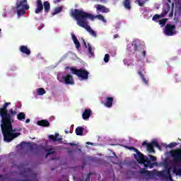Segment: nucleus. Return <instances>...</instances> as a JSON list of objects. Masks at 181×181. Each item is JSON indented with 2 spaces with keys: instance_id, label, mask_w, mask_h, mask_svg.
<instances>
[{
  "instance_id": "f257e3e1",
  "label": "nucleus",
  "mask_w": 181,
  "mask_h": 181,
  "mask_svg": "<svg viewBox=\"0 0 181 181\" xmlns=\"http://www.w3.org/2000/svg\"><path fill=\"white\" fill-rule=\"evenodd\" d=\"M8 105L11 103H5L2 107L0 108V115L1 117V127L5 142H12L15 138H18L21 133H14L15 129L12 127V116L8 113Z\"/></svg>"
},
{
  "instance_id": "f03ea898",
  "label": "nucleus",
  "mask_w": 181,
  "mask_h": 181,
  "mask_svg": "<svg viewBox=\"0 0 181 181\" xmlns=\"http://www.w3.org/2000/svg\"><path fill=\"white\" fill-rule=\"evenodd\" d=\"M71 16L76 19L78 26L87 30L93 37H97V33L88 25V21H87V19H93V14L76 8L71 13Z\"/></svg>"
},
{
  "instance_id": "7ed1b4c3",
  "label": "nucleus",
  "mask_w": 181,
  "mask_h": 181,
  "mask_svg": "<svg viewBox=\"0 0 181 181\" xmlns=\"http://www.w3.org/2000/svg\"><path fill=\"white\" fill-rule=\"evenodd\" d=\"M69 69L72 74H75L81 80H88V74L90 73L87 70L83 69H77L75 67H70Z\"/></svg>"
},
{
  "instance_id": "20e7f679",
  "label": "nucleus",
  "mask_w": 181,
  "mask_h": 181,
  "mask_svg": "<svg viewBox=\"0 0 181 181\" xmlns=\"http://www.w3.org/2000/svg\"><path fill=\"white\" fill-rule=\"evenodd\" d=\"M124 148H126L127 149H129V151H134L136 154L134 155V158L136 159L137 162L140 163V165H144L145 162H146V158L141 153L138 149L134 148V147H129L128 146H124Z\"/></svg>"
},
{
  "instance_id": "39448f33",
  "label": "nucleus",
  "mask_w": 181,
  "mask_h": 181,
  "mask_svg": "<svg viewBox=\"0 0 181 181\" xmlns=\"http://www.w3.org/2000/svg\"><path fill=\"white\" fill-rule=\"evenodd\" d=\"M164 33L166 36H174L176 35V25L172 24H166Z\"/></svg>"
},
{
  "instance_id": "423d86ee",
  "label": "nucleus",
  "mask_w": 181,
  "mask_h": 181,
  "mask_svg": "<svg viewBox=\"0 0 181 181\" xmlns=\"http://www.w3.org/2000/svg\"><path fill=\"white\" fill-rule=\"evenodd\" d=\"M171 156L173 158L175 163H181V150L180 148L175 149L171 151Z\"/></svg>"
},
{
  "instance_id": "0eeeda50",
  "label": "nucleus",
  "mask_w": 181,
  "mask_h": 181,
  "mask_svg": "<svg viewBox=\"0 0 181 181\" xmlns=\"http://www.w3.org/2000/svg\"><path fill=\"white\" fill-rule=\"evenodd\" d=\"M16 9H21V8H23L25 11L29 9V5H28V0H17L16 4Z\"/></svg>"
},
{
  "instance_id": "6e6552de",
  "label": "nucleus",
  "mask_w": 181,
  "mask_h": 181,
  "mask_svg": "<svg viewBox=\"0 0 181 181\" xmlns=\"http://www.w3.org/2000/svg\"><path fill=\"white\" fill-rule=\"evenodd\" d=\"M26 172H30V169H25L23 173H21V175H23V176H25L26 179L25 180H21V181H37V179L36 178V174H32V177H34L33 180H30V177H31L30 175H26Z\"/></svg>"
},
{
  "instance_id": "1a4fd4ad",
  "label": "nucleus",
  "mask_w": 181,
  "mask_h": 181,
  "mask_svg": "<svg viewBox=\"0 0 181 181\" xmlns=\"http://www.w3.org/2000/svg\"><path fill=\"white\" fill-rule=\"evenodd\" d=\"M42 12H43V4L42 3V0H37L35 13L38 14Z\"/></svg>"
},
{
  "instance_id": "9d476101",
  "label": "nucleus",
  "mask_w": 181,
  "mask_h": 181,
  "mask_svg": "<svg viewBox=\"0 0 181 181\" xmlns=\"http://www.w3.org/2000/svg\"><path fill=\"white\" fill-rule=\"evenodd\" d=\"M62 80H64L65 84L67 85H73L74 84V80H73V76L71 74H68L66 76H62Z\"/></svg>"
},
{
  "instance_id": "9b49d317",
  "label": "nucleus",
  "mask_w": 181,
  "mask_h": 181,
  "mask_svg": "<svg viewBox=\"0 0 181 181\" xmlns=\"http://www.w3.org/2000/svg\"><path fill=\"white\" fill-rule=\"evenodd\" d=\"M114 103V98L112 97H106L105 103H104L105 107L107 108H111L112 107V103Z\"/></svg>"
},
{
  "instance_id": "f8f14e48",
  "label": "nucleus",
  "mask_w": 181,
  "mask_h": 181,
  "mask_svg": "<svg viewBox=\"0 0 181 181\" xmlns=\"http://www.w3.org/2000/svg\"><path fill=\"white\" fill-rule=\"evenodd\" d=\"M91 114H93V112H91L90 109H86L82 114L83 119H85V120L88 119V118L91 117Z\"/></svg>"
},
{
  "instance_id": "ddd939ff",
  "label": "nucleus",
  "mask_w": 181,
  "mask_h": 181,
  "mask_svg": "<svg viewBox=\"0 0 181 181\" xmlns=\"http://www.w3.org/2000/svg\"><path fill=\"white\" fill-rule=\"evenodd\" d=\"M96 11H100L103 13H108V12H110V8L101 4H98L96 6Z\"/></svg>"
},
{
  "instance_id": "4468645a",
  "label": "nucleus",
  "mask_w": 181,
  "mask_h": 181,
  "mask_svg": "<svg viewBox=\"0 0 181 181\" xmlns=\"http://www.w3.org/2000/svg\"><path fill=\"white\" fill-rule=\"evenodd\" d=\"M39 127H50V123L47 119L38 120L37 122Z\"/></svg>"
},
{
  "instance_id": "2eb2a0df",
  "label": "nucleus",
  "mask_w": 181,
  "mask_h": 181,
  "mask_svg": "<svg viewBox=\"0 0 181 181\" xmlns=\"http://www.w3.org/2000/svg\"><path fill=\"white\" fill-rule=\"evenodd\" d=\"M144 168H150V169H152V168H153L154 165H158V163H151V161H149L148 158H146V160L145 163H144Z\"/></svg>"
},
{
  "instance_id": "dca6fc26",
  "label": "nucleus",
  "mask_w": 181,
  "mask_h": 181,
  "mask_svg": "<svg viewBox=\"0 0 181 181\" xmlns=\"http://www.w3.org/2000/svg\"><path fill=\"white\" fill-rule=\"evenodd\" d=\"M132 46H145V42L139 39H135L132 42Z\"/></svg>"
},
{
  "instance_id": "f3484780",
  "label": "nucleus",
  "mask_w": 181,
  "mask_h": 181,
  "mask_svg": "<svg viewBox=\"0 0 181 181\" xmlns=\"http://www.w3.org/2000/svg\"><path fill=\"white\" fill-rule=\"evenodd\" d=\"M42 6H44L45 13H49L50 12V3L49 1H44Z\"/></svg>"
},
{
  "instance_id": "a211bd4d",
  "label": "nucleus",
  "mask_w": 181,
  "mask_h": 181,
  "mask_svg": "<svg viewBox=\"0 0 181 181\" xmlns=\"http://www.w3.org/2000/svg\"><path fill=\"white\" fill-rule=\"evenodd\" d=\"M20 50L22 53H24L25 54H27L28 56H29V54H30V49H29L27 46H21L20 47Z\"/></svg>"
},
{
  "instance_id": "6ab92c4d",
  "label": "nucleus",
  "mask_w": 181,
  "mask_h": 181,
  "mask_svg": "<svg viewBox=\"0 0 181 181\" xmlns=\"http://www.w3.org/2000/svg\"><path fill=\"white\" fill-rule=\"evenodd\" d=\"M92 16L93 17V18H90L91 19V21H94V19H95V18H98V19H99V21H102V22H104L105 23L107 22V20H105V18H104V16L103 15H97V16H94L92 14Z\"/></svg>"
},
{
  "instance_id": "aec40b11",
  "label": "nucleus",
  "mask_w": 181,
  "mask_h": 181,
  "mask_svg": "<svg viewBox=\"0 0 181 181\" xmlns=\"http://www.w3.org/2000/svg\"><path fill=\"white\" fill-rule=\"evenodd\" d=\"M76 134L79 136H83V132H84V127H78L76 129Z\"/></svg>"
},
{
  "instance_id": "412c9836",
  "label": "nucleus",
  "mask_w": 181,
  "mask_h": 181,
  "mask_svg": "<svg viewBox=\"0 0 181 181\" xmlns=\"http://www.w3.org/2000/svg\"><path fill=\"white\" fill-rule=\"evenodd\" d=\"M123 6L128 11L131 10V0H124Z\"/></svg>"
},
{
  "instance_id": "4be33fe9",
  "label": "nucleus",
  "mask_w": 181,
  "mask_h": 181,
  "mask_svg": "<svg viewBox=\"0 0 181 181\" xmlns=\"http://www.w3.org/2000/svg\"><path fill=\"white\" fill-rule=\"evenodd\" d=\"M86 47H88V53L89 54V57H94V50H95V48H93L91 46H86Z\"/></svg>"
},
{
  "instance_id": "5701e85b",
  "label": "nucleus",
  "mask_w": 181,
  "mask_h": 181,
  "mask_svg": "<svg viewBox=\"0 0 181 181\" xmlns=\"http://www.w3.org/2000/svg\"><path fill=\"white\" fill-rule=\"evenodd\" d=\"M161 176H165L167 180L169 181H173V179L172 178V175H170V170H167L166 175H163V173H160Z\"/></svg>"
},
{
  "instance_id": "b1692460",
  "label": "nucleus",
  "mask_w": 181,
  "mask_h": 181,
  "mask_svg": "<svg viewBox=\"0 0 181 181\" xmlns=\"http://www.w3.org/2000/svg\"><path fill=\"white\" fill-rule=\"evenodd\" d=\"M59 137V134L56 133L55 135L51 134L49 136V139L51 141H53L54 142H56V141H60L62 139H57Z\"/></svg>"
},
{
  "instance_id": "393cba45",
  "label": "nucleus",
  "mask_w": 181,
  "mask_h": 181,
  "mask_svg": "<svg viewBox=\"0 0 181 181\" xmlns=\"http://www.w3.org/2000/svg\"><path fill=\"white\" fill-rule=\"evenodd\" d=\"M138 74L140 76L143 83L144 84H148V80L146 79V78H145V76H144V74H142V71H139Z\"/></svg>"
},
{
  "instance_id": "a878e982",
  "label": "nucleus",
  "mask_w": 181,
  "mask_h": 181,
  "mask_svg": "<svg viewBox=\"0 0 181 181\" xmlns=\"http://www.w3.org/2000/svg\"><path fill=\"white\" fill-rule=\"evenodd\" d=\"M63 11V7L59 6V7H56L54 8V12H52V16H54V15H57V13H60Z\"/></svg>"
},
{
  "instance_id": "bb28decb",
  "label": "nucleus",
  "mask_w": 181,
  "mask_h": 181,
  "mask_svg": "<svg viewBox=\"0 0 181 181\" xmlns=\"http://www.w3.org/2000/svg\"><path fill=\"white\" fill-rule=\"evenodd\" d=\"M26 9L21 8V9L18 8L17 9V15L18 16H22V15H25L26 12L25 11Z\"/></svg>"
},
{
  "instance_id": "cd10ccee",
  "label": "nucleus",
  "mask_w": 181,
  "mask_h": 181,
  "mask_svg": "<svg viewBox=\"0 0 181 181\" xmlns=\"http://www.w3.org/2000/svg\"><path fill=\"white\" fill-rule=\"evenodd\" d=\"M72 40L75 45V46H81L80 41L77 39V37L76 35H72Z\"/></svg>"
},
{
  "instance_id": "c85d7f7f",
  "label": "nucleus",
  "mask_w": 181,
  "mask_h": 181,
  "mask_svg": "<svg viewBox=\"0 0 181 181\" xmlns=\"http://www.w3.org/2000/svg\"><path fill=\"white\" fill-rule=\"evenodd\" d=\"M147 151L149 153H155V148L149 143L147 144Z\"/></svg>"
},
{
  "instance_id": "c756f323",
  "label": "nucleus",
  "mask_w": 181,
  "mask_h": 181,
  "mask_svg": "<svg viewBox=\"0 0 181 181\" xmlns=\"http://www.w3.org/2000/svg\"><path fill=\"white\" fill-rule=\"evenodd\" d=\"M37 93L38 95H44L46 93V90L43 88H39L37 89Z\"/></svg>"
},
{
  "instance_id": "7c9ffc66",
  "label": "nucleus",
  "mask_w": 181,
  "mask_h": 181,
  "mask_svg": "<svg viewBox=\"0 0 181 181\" xmlns=\"http://www.w3.org/2000/svg\"><path fill=\"white\" fill-rule=\"evenodd\" d=\"M176 9H178L179 12H181V0H175Z\"/></svg>"
},
{
  "instance_id": "2f4dec72",
  "label": "nucleus",
  "mask_w": 181,
  "mask_h": 181,
  "mask_svg": "<svg viewBox=\"0 0 181 181\" xmlns=\"http://www.w3.org/2000/svg\"><path fill=\"white\" fill-rule=\"evenodd\" d=\"M55 151L53 150V148H49L47 150V154L45 156V158H47V156H49V155H54Z\"/></svg>"
},
{
  "instance_id": "473e14b6",
  "label": "nucleus",
  "mask_w": 181,
  "mask_h": 181,
  "mask_svg": "<svg viewBox=\"0 0 181 181\" xmlns=\"http://www.w3.org/2000/svg\"><path fill=\"white\" fill-rule=\"evenodd\" d=\"M168 22V18H163L162 20H160L158 21L159 25H160L161 28H163V26H165V25H166V23Z\"/></svg>"
},
{
  "instance_id": "72a5a7b5",
  "label": "nucleus",
  "mask_w": 181,
  "mask_h": 181,
  "mask_svg": "<svg viewBox=\"0 0 181 181\" xmlns=\"http://www.w3.org/2000/svg\"><path fill=\"white\" fill-rule=\"evenodd\" d=\"M139 173H141V175H151V171L149 170H146L145 169L142 168L140 169Z\"/></svg>"
},
{
  "instance_id": "f704fd0d",
  "label": "nucleus",
  "mask_w": 181,
  "mask_h": 181,
  "mask_svg": "<svg viewBox=\"0 0 181 181\" xmlns=\"http://www.w3.org/2000/svg\"><path fill=\"white\" fill-rule=\"evenodd\" d=\"M160 18H163L161 16V14H155L152 18V21H153L154 22H158V19H160Z\"/></svg>"
},
{
  "instance_id": "c9c22d12",
  "label": "nucleus",
  "mask_w": 181,
  "mask_h": 181,
  "mask_svg": "<svg viewBox=\"0 0 181 181\" xmlns=\"http://www.w3.org/2000/svg\"><path fill=\"white\" fill-rule=\"evenodd\" d=\"M25 113L23 112H20L18 115H17V118L19 121H22V119H25Z\"/></svg>"
},
{
  "instance_id": "e433bc0d",
  "label": "nucleus",
  "mask_w": 181,
  "mask_h": 181,
  "mask_svg": "<svg viewBox=\"0 0 181 181\" xmlns=\"http://www.w3.org/2000/svg\"><path fill=\"white\" fill-rule=\"evenodd\" d=\"M169 10H170V7L164 9L163 12L160 14L162 18H165V16L168 15V12H169Z\"/></svg>"
},
{
  "instance_id": "4c0bfd02",
  "label": "nucleus",
  "mask_w": 181,
  "mask_h": 181,
  "mask_svg": "<svg viewBox=\"0 0 181 181\" xmlns=\"http://www.w3.org/2000/svg\"><path fill=\"white\" fill-rule=\"evenodd\" d=\"M177 146V142H172L170 144L167 146V148H169L170 149H172V148H175V146Z\"/></svg>"
},
{
  "instance_id": "58836bf2",
  "label": "nucleus",
  "mask_w": 181,
  "mask_h": 181,
  "mask_svg": "<svg viewBox=\"0 0 181 181\" xmlns=\"http://www.w3.org/2000/svg\"><path fill=\"white\" fill-rule=\"evenodd\" d=\"M103 61L105 63H108V62H110V54H106L103 58Z\"/></svg>"
},
{
  "instance_id": "ea45409f",
  "label": "nucleus",
  "mask_w": 181,
  "mask_h": 181,
  "mask_svg": "<svg viewBox=\"0 0 181 181\" xmlns=\"http://www.w3.org/2000/svg\"><path fill=\"white\" fill-rule=\"evenodd\" d=\"M8 112H10L11 117H15L17 114L16 111H13V109H9Z\"/></svg>"
},
{
  "instance_id": "a19ab883",
  "label": "nucleus",
  "mask_w": 181,
  "mask_h": 181,
  "mask_svg": "<svg viewBox=\"0 0 181 181\" xmlns=\"http://www.w3.org/2000/svg\"><path fill=\"white\" fill-rule=\"evenodd\" d=\"M173 172L176 175H181V169L180 168H174Z\"/></svg>"
},
{
  "instance_id": "79ce46f5",
  "label": "nucleus",
  "mask_w": 181,
  "mask_h": 181,
  "mask_svg": "<svg viewBox=\"0 0 181 181\" xmlns=\"http://www.w3.org/2000/svg\"><path fill=\"white\" fill-rule=\"evenodd\" d=\"M136 2H137L139 6H144V5L145 4V1L142 0H136Z\"/></svg>"
},
{
  "instance_id": "37998d69",
  "label": "nucleus",
  "mask_w": 181,
  "mask_h": 181,
  "mask_svg": "<svg viewBox=\"0 0 181 181\" xmlns=\"http://www.w3.org/2000/svg\"><path fill=\"white\" fill-rule=\"evenodd\" d=\"M148 157L150 158V160H151L152 162H156V157L152 155H148Z\"/></svg>"
},
{
  "instance_id": "c03bdc74",
  "label": "nucleus",
  "mask_w": 181,
  "mask_h": 181,
  "mask_svg": "<svg viewBox=\"0 0 181 181\" xmlns=\"http://www.w3.org/2000/svg\"><path fill=\"white\" fill-rule=\"evenodd\" d=\"M151 146H157L159 144L156 141H152L151 143H148Z\"/></svg>"
},
{
  "instance_id": "a18cd8bd",
  "label": "nucleus",
  "mask_w": 181,
  "mask_h": 181,
  "mask_svg": "<svg viewBox=\"0 0 181 181\" xmlns=\"http://www.w3.org/2000/svg\"><path fill=\"white\" fill-rule=\"evenodd\" d=\"M93 175V173H89L88 175H87V177H86V181H90V176Z\"/></svg>"
},
{
  "instance_id": "49530a36",
  "label": "nucleus",
  "mask_w": 181,
  "mask_h": 181,
  "mask_svg": "<svg viewBox=\"0 0 181 181\" xmlns=\"http://www.w3.org/2000/svg\"><path fill=\"white\" fill-rule=\"evenodd\" d=\"M82 40V45L83 46H87V42H86V40H84V39L81 38Z\"/></svg>"
},
{
  "instance_id": "de8ad7c7",
  "label": "nucleus",
  "mask_w": 181,
  "mask_h": 181,
  "mask_svg": "<svg viewBox=\"0 0 181 181\" xmlns=\"http://www.w3.org/2000/svg\"><path fill=\"white\" fill-rule=\"evenodd\" d=\"M141 54H142V56H143L144 57H146V50L142 51Z\"/></svg>"
},
{
  "instance_id": "09e8293b",
  "label": "nucleus",
  "mask_w": 181,
  "mask_h": 181,
  "mask_svg": "<svg viewBox=\"0 0 181 181\" xmlns=\"http://www.w3.org/2000/svg\"><path fill=\"white\" fill-rule=\"evenodd\" d=\"M145 145H146V146L148 147V145H149V144L147 143L146 141H144V142L142 143V146H145Z\"/></svg>"
},
{
  "instance_id": "8fccbe9b",
  "label": "nucleus",
  "mask_w": 181,
  "mask_h": 181,
  "mask_svg": "<svg viewBox=\"0 0 181 181\" xmlns=\"http://www.w3.org/2000/svg\"><path fill=\"white\" fill-rule=\"evenodd\" d=\"M156 148H158V149H159V151H162V147L159 144H157Z\"/></svg>"
},
{
  "instance_id": "3c124183",
  "label": "nucleus",
  "mask_w": 181,
  "mask_h": 181,
  "mask_svg": "<svg viewBox=\"0 0 181 181\" xmlns=\"http://www.w3.org/2000/svg\"><path fill=\"white\" fill-rule=\"evenodd\" d=\"M5 177L4 175H0V181H4Z\"/></svg>"
},
{
  "instance_id": "603ef678",
  "label": "nucleus",
  "mask_w": 181,
  "mask_h": 181,
  "mask_svg": "<svg viewBox=\"0 0 181 181\" xmlns=\"http://www.w3.org/2000/svg\"><path fill=\"white\" fill-rule=\"evenodd\" d=\"M169 16L171 18V16H173V10H172L169 14Z\"/></svg>"
},
{
  "instance_id": "864d4df0",
  "label": "nucleus",
  "mask_w": 181,
  "mask_h": 181,
  "mask_svg": "<svg viewBox=\"0 0 181 181\" xmlns=\"http://www.w3.org/2000/svg\"><path fill=\"white\" fill-rule=\"evenodd\" d=\"M118 37H119V35L117 34L114 35V39H118Z\"/></svg>"
},
{
  "instance_id": "5fc2aeb1",
  "label": "nucleus",
  "mask_w": 181,
  "mask_h": 181,
  "mask_svg": "<svg viewBox=\"0 0 181 181\" xmlns=\"http://www.w3.org/2000/svg\"><path fill=\"white\" fill-rule=\"evenodd\" d=\"M29 122H30V119H27L25 120V123H26V124H29Z\"/></svg>"
},
{
  "instance_id": "6e6d98bb",
  "label": "nucleus",
  "mask_w": 181,
  "mask_h": 181,
  "mask_svg": "<svg viewBox=\"0 0 181 181\" xmlns=\"http://www.w3.org/2000/svg\"><path fill=\"white\" fill-rule=\"evenodd\" d=\"M62 0H54V4H57V2H60Z\"/></svg>"
},
{
  "instance_id": "4d7b16f0",
  "label": "nucleus",
  "mask_w": 181,
  "mask_h": 181,
  "mask_svg": "<svg viewBox=\"0 0 181 181\" xmlns=\"http://www.w3.org/2000/svg\"><path fill=\"white\" fill-rule=\"evenodd\" d=\"M70 146H74L76 144H74V143H69Z\"/></svg>"
},
{
  "instance_id": "13d9d810",
  "label": "nucleus",
  "mask_w": 181,
  "mask_h": 181,
  "mask_svg": "<svg viewBox=\"0 0 181 181\" xmlns=\"http://www.w3.org/2000/svg\"><path fill=\"white\" fill-rule=\"evenodd\" d=\"M87 145H91V143L90 141L86 142Z\"/></svg>"
},
{
  "instance_id": "bf43d9fd",
  "label": "nucleus",
  "mask_w": 181,
  "mask_h": 181,
  "mask_svg": "<svg viewBox=\"0 0 181 181\" xmlns=\"http://www.w3.org/2000/svg\"><path fill=\"white\" fill-rule=\"evenodd\" d=\"M169 4H172V0H167Z\"/></svg>"
},
{
  "instance_id": "052dcab7",
  "label": "nucleus",
  "mask_w": 181,
  "mask_h": 181,
  "mask_svg": "<svg viewBox=\"0 0 181 181\" xmlns=\"http://www.w3.org/2000/svg\"><path fill=\"white\" fill-rule=\"evenodd\" d=\"M77 50H78V49H80V46H76Z\"/></svg>"
},
{
  "instance_id": "680f3d73",
  "label": "nucleus",
  "mask_w": 181,
  "mask_h": 181,
  "mask_svg": "<svg viewBox=\"0 0 181 181\" xmlns=\"http://www.w3.org/2000/svg\"><path fill=\"white\" fill-rule=\"evenodd\" d=\"M66 69H69V66H67V67H66Z\"/></svg>"
},
{
  "instance_id": "e2e57ef3",
  "label": "nucleus",
  "mask_w": 181,
  "mask_h": 181,
  "mask_svg": "<svg viewBox=\"0 0 181 181\" xmlns=\"http://www.w3.org/2000/svg\"><path fill=\"white\" fill-rule=\"evenodd\" d=\"M22 144H23V142H21V145H22Z\"/></svg>"
},
{
  "instance_id": "0e129e2a",
  "label": "nucleus",
  "mask_w": 181,
  "mask_h": 181,
  "mask_svg": "<svg viewBox=\"0 0 181 181\" xmlns=\"http://www.w3.org/2000/svg\"><path fill=\"white\" fill-rule=\"evenodd\" d=\"M66 134H69V132H66Z\"/></svg>"
},
{
  "instance_id": "69168bd1",
  "label": "nucleus",
  "mask_w": 181,
  "mask_h": 181,
  "mask_svg": "<svg viewBox=\"0 0 181 181\" xmlns=\"http://www.w3.org/2000/svg\"><path fill=\"white\" fill-rule=\"evenodd\" d=\"M88 46H90V44H88Z\"/></svg>"
},
{
  "instance_id": "338daca9",
  "label": "nucleus",
  "mask_w": 181,
  "mask_h": 181,
  "mask_svg": "<svg viewBox=\"0 0 181 181\" xmlns=\"http://www.w3.org/2000/svg\"><path fill=\"white\" fill-rule=\"evenodd\" d=\"M100 1H103V0H100Z\"/></svg>"
},
{
  "instance_id": "774afa93",
  "label": "nucleus",
  "mask_w": 181,
  "mask_h": 181,
  "mask_svg": "<svg viewBox=\"0 0 181 181\" xmlns=\"http://www.w3.org/2000/svg\"><path fill=\"white\" fill-rule=\"evenodd\" d=\"M0 32H1V29H0Z\"/></svg>"
}]
</instances>
